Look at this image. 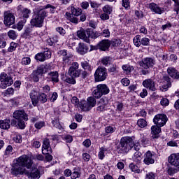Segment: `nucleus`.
<instances>
[{
	"mask_svg": "<svg viewBox=\"0 0 179 179\" xmlns=\"http://www.w3.org/2000/svg\"><path fill=\"white\" fill-rule=\"evenodd\" d=\"M134 148V140L129 136H124L120 139L119 145L116 147L117 153L125 155Z\"/></svg>",
	"mask_w": 179,
	"mask_h": 179,
	"instance_id": "f257e3e1",
	"label": "nucleus"
},
{
	"mask_svg": "<svg viewBox=\"0 0 179 179\" xmlns=\"http://www.w3.org/2000/svg\"><path fill=\"white\" fill-rule=\"evenodd\" d=\"M48 16V12L45 8L38 10L30 21L32 27H43L44 19Z\"/></svg>",
	"mask_w": 179,
	"mask_h": 179,
	"instance_id": "f03ea898",
	"label": "nucleus"
},
{
	"mask_svg": "<svg viewBox=\"0 0 179 179\" xmlns=\"http://www.w3.org/2000/svg\"><path fill=\"white\" fill-rule=\"evenodd\" d=\"M13 117L17 121L19 129H24L26 128V121H29V115H27L24 110H15Z\"/></svg>",
	"mask_w": 179,
	"mask_h": 179,
	"instance_id": "7ed1b4c3",
	"label": "nucleus"
},
{
	"mask_svg": "<svg viewBox=\"0 0 179 179\" xmlns=\"http://www.w3.org/2000/svg\"><path fill=\"white\" fill-rule=\"evenodd\" d=\"M155 64H156V61L152 57H145L138 62L139 66L143 68V69L140 71L141 75H149L150 73L149 68H153Z\"/></svg>",
	"mask_w": 179,
	"mask_h": 179,
	"instance_id": "20e7f679",
	"label": "nucleus"
},
{
	"mask_svg": "<svg viewBox=\"0 0 179 179\" xmlns=\"http://www.w3.org/2000/svg\"><path fill=\"white\" fill-rule=\"evenodd\" d=\"M50 71V66L48 65H42L37 68L36 70L34 71L30 75L31 80L32 82L37 83L40 80V77L44 73H47Z\"/></svg>",
	"mask_w": 179,
	"mask_h": 179,
	"instance_id": "39448f33",
	"label": "nucleus"
},
{
	"mask_svg": "<svg viewBox=\"0 0 179 179\" xmlns=\"http://www.w3.org/2000/svg\"><path fill=\"white\" fill-rule=\"evenodd\" d=\"M110 93V88L106 84L98 85L92 92V95L95 99H101Z\"/></svg>",
	"mask_w": 179,
	"mask_h": 179,
	"instance_id": "423d86ee",
	"label": "nucleus"
},
{
	"mask_svg": "<svg viewBox=\"0 0 179 179\" xmlns=\"http://www.w3.org/2000/svg\"><path fill=\"white\" fill-rule=\"evenodd\" d=\"M71 13H66V17L68 20H69L71 23H74L75 24H78L79 22V18L75 16H80L82 15V10L80 8H76L75 7H71Z\"/></svg>",
	"mask_w": 179,
	"mask_h": 179,
	"instance_id": "0eeeda50",
	"label": "nucleus"
},
{
	"mask_svg": "<svg viewBox=\"0 0 179 179\" xmlns=\"http://www.w3.org/2000/svg\"><path fill=\"white\" fill-rule=\"evenodd\" d=\"M13 85V78L10 74L2 72L0 74V89H6Z\"/></svg>",
	"mask_w": 179,
	"mask_h": 179,
	"instance_id": "6e6552de",
	"label": "nucleus"
},
{
	"mask_svg": "<svg viewBox=\"0 0 179 179\" xmlns=\"http://www.w3.org/2000/svg\"><path fill=\"white\" fill-rule=\"evenodd\" d=\"M13 163L18 164L20 167H27V169H30L33 166V161L28 155H23L14 159Z\"/></svg>",
	"mask_w": 179,
	"mask_h": 179,
	"instance_id": "1a4fd4ad",
	"label": "nucleus"
},
{
	"mask_svg": "<svg viewBox=\"0 0 179 179\" xmlns=\"http://www.w3.org/2000/svg\"><path fill=\"white\" fill-rule=\"evenodd\" d=\"M95 82H103L107 79V69L104 67H99L94 73Z\"/></svg>",
	"mask_w": 179,
	"mask_h": 179,
	"instance_id": "9d476101",
	"label": "nucleus"
},
{
	"mask_svg": "<svg viewBox=\"0 0 179 179\" xmlns=\"http://www.w3.org/2000/svg\"><path fill=\"white\" fill-rule=\"evenodd\" d=\"M68 73L72 78H80L81 70L79 69V63L73 62L72 66L69 67Z\"/></svg>",
	"mask_w": 179,
	"mask_h": 179,
	"instance_id": "9b49d317",
	"label": "nucleus"
},
{
	"mask_svg": "<svg viewBox=\"0 0 179 179\" xmlns=\"http://www.w3.org/2000/svg\"><path fill=\"white\" fill-rule=\"evenodd\" d=\"M133 43L136 47L148 46L150 44V39L146 37L141 38V35H136L133 39Z\"/></svg>",
	"mask_w": 179,
	"mask_h": 179,
	"instance_id": "f8f14e48",
	"label": "nucleus"
},
{
	"mask_svg": "<svg viewBox=\"0 0 179 179\" xmlns=\"http://www.w3.org/2000/svg\"><path fill=\"white\" fill-rule=\"evenodd\" d=\"M169 119L164 114H157L154 117L153 122L157 127H164Z\"/></svg>",
	"mask_w": 179,
	"mask_h": 179,
	"instance_id": "ddd939ff",
	"label": "nucleus"
},
{
	"mask_svg": "<svg viewBox=\"0 0 179 179\" xmlns=\"http://www.w3.org/2000/svg\"><path fill=\"white\" fill-rule=\"evenodd\" d=\"M3 16H4L3 22L6 26H12V24H14L15 21V14L8 10L3 13Z\"/></svg>",
	"mask_w": 179,
	"mask_h": 179,
	"instance_id": "4468645a",
	"label": "nucleus"
},
{
	"mask_svg": "<svg viewBox=\"0 0 179 179\" xmlns=\"http://www.w3.org/2000/svg\"><path fill=\"white\" fill-rule=\"evenodd\" d=\"M35 59L39 62H44L45 59H50L51 58V51L47 50L44 52L37 53L35 57Z\"/></svg>",
	"mask_w": 179,
	"mask_h": 179,
	"instance_id": "2eb2a0df",
	"label": "nucleus"
},
{
	"mask_svg": "<svg viewBox=\"0 0 179 179\" xmlns=\"http://www.w3.org/2000/svg\"><path fill=\"white\" fill-rule=\"evenodd\" d=\"M90 34L91 32L89 30L87 31H78L77 36L81 40H83L85 43H90Z\"/></svg>",
	"mask_w": 179,
	"mask_h": 179,
	"instance_id": "dca6fc26",
	"label": "nucleus"
},
{
	"mask_svg": "<svg viewBox=\"0 0 179 179\" xmlns=\"http://www.w3.org/2000/svg\"><path fill=\"white\" fill-rule=\"evenodd\" d=\"M46 78L49 82L58 83L59 82V74L58 71H50L47 74Z\"/></svg>",
	"mask_w": 179,
	"mask_h": 179,
	"instance_id": "f3484780",
	"label": "nucleus"
},
{
	"mask_svg": "<svg viewBox=\"0 0 179 179\" xmlns=\"http://www.w3.org/2000/svg\"><path fill=\"white\" fill-rule=\"evenodd\" d=\"M42 153L43 155H48L49 153H52V150L51 149V145L50 144L49 138H45L43 140V143L42 145Z\"/></svg>",
	"mask_w": 179,
	"mask_h": 179,
	"instance_id": "a211bd4d",
	"label": "nucleus"
},
{
	"mask_svg": "<svg viewBox=\"0 0 179 179\" xmlns=\"http://www.w3.org/2000/svg\"><path fill=\"white\" fill-rule=\"evenodd\" d=\"M24 169L22 166H19V164L13 162V165L11 169V174L16 177V176L24 174Z\"/></svg>",
	"mask_w": 179,
	"mask_h": 179,
	"instance_id": "6ab92c4d",
	"label": "nucleus"
},
{
	"mask_svg": "<svg viewBox=\"0 0 179 179\" xmlns=\"http://www.w3.org/2000/svg\"><path fill=\"white\" fill-rule=\"evenodd\" d=\"M168 162L171 166L178 167L179 166V153L171 154L169 158Z\"/></svg>",
	"mask_w": 179,
	"mask_h": 179,
	"instance_id": "aec40b11",
	"label": "nucleus"
},
{
	"mask_svg": "<svg viewBox=\"0 0 179 179\" xmlns=\"http://www.w3.org/2000/svg\"><path fill=\"white\" fill-rule=\"evenodd\" d=\"M149 8L151 12H154L157 15H162V13H164V8L159 7V6L156 4V3H150L149 4Z\"/></svg>",
	"mask_w": 179,
	"mask_h": 179,
	"instance_id": "412c9836",
	"label": "nucleus"
},
{
	"mask_svg": "<svg viewBox=\"0 0 179 179\" xmlns=\"http://www.w3.org/2000/svg\"><path fill=\"white\" fill-rule=\"evenodd\" d=\"M110 45L111 41H110V40L103 39L98 43L97 47L99 50H101V51H107V50L110 48Z\"/></svg>",
	"mask_w": 179,
	"mask_h": 179,
	"instance_id": "4be33fe9",
	"label": "nucleus"
},
{
	"mask_svg": "<svg viewBox=\"0 0 179 179\" xmlns=\"http://www.w3.org/2000/svg\"><path fill=\"white\" fill-rule=\"evenodd\" d=\"M143 86L149 89L151 92H156V84L152 79H147L143 81Z\"/></svg>",
	"mask_w": 179,
	"mask_h": 179,
	"instance_id": "5701e85b",
	"label": "nucleus"
},
{
	"mask_svg": "<svg viewBox=\"0 0 179 179\" xmlns=\"http://www.w3.org/2000/svg\"><path fill=\"white\" fill-rule=\"evenodd\" d=\"M143 162L147 165L149 166V164H153L155 163V155L152 152L148 151L144 155V160Z\"/></svg>",
	"mask_w": 179,
	"mask_h": 179,
	"instance_id": "b1692460",
	"label": "nucleus"
},
{
	"mask_svg": "<svg viewBox=\"0 0 179 179\" xmlns=\"http://www.w3.org/2000/svg\"><path fill=\"white\" fill-rule=\"evenodd\" d=\"M168 75L176 80H179V71L174 67H169L167 69Z\"/></svg>",
	"mask_w": 179,
	"mask_h": 179,
	"instance_id": "393cba45",
	"label": "nucleus"
},
{
	"mask_svg": "<svg viewBox=\"0 0 179 179\" xmlns=\"http://www.w3.org/2000/svg\"><path fill=\"white\" fill-rule=\"evenodd\" d=\"M89 50V47L86 45V44L83 43H80L76 48V51L78 52V54H80V55H85Z\"/></svg>",
	"mask_w": 179,
	"mask_h": 179,
	"instance_id": "a878e982",
	"label": "nucleus"
},
{
	"mask_svg": "<svg viewBox=\"0 0 179 179\" xmlns=\"http://www.w3.org/2000/svg\"><path fill=\"white\" fill-rule=\"evenodd\" d=\"M162 127H159L157 126V124H156V126H152L151 127V134H152V138L153 139H157V138H159V134L160 132H162Z\"/></svg>",
	"mask_w": 179,
	"mask_h": 179,
	"instance_id": "bb28decb",
	"label": "nucleus"
},
{
	"mask_svg": "<svg viewBox=\"0 0 179 179\" xmlns=\"http://www.w3.org/2000/svg\"><path fill=\"white\" fill-rule=\"evenodd\" d=\"M29 179H38L40 178V171L37 167L34 166L29 176Z\"/></svg>",
	"mask_w": 179,
	"mask_h": 179,
	"instance_id": "cd10ccee",
	"label": "nucleus"
},
{
	"mask_svg": "<svg viewBox=\"0 0 179 179\" xmlns=\"http://www.w3.org/2000/svg\"><path fill=\"white\" fill-rule=\"evenodd\" d=\"M31 14V10L28 8H22L20 11V16L23 18V20H27Z\"/></svg>",
	"mask_w": 179,
	"mask_h": 179,
	"instance_id": "c85d7f7f",
	"label": "nucleus"
},
{
	"mask_svg": "<svg viewBox=\"0 0 179 179\" xmlns=\"http://www.w3.org/2000/svg\"><path fill=\"white\" fill-rule=\"evenodd\" d=\"M0 128L1 129L8 130L10 128V120L9 119L1 120H0Z\"/></svg>",
	"mask_w": 179,
	"mask_h": 179,
	"instance_id": "c756f323",
	"label": "nucleus"
},
{
	"mask_svg": "<svg viewBox=\"0 0 179 179\" xmlns=\"http://www.w3.org/2000/svg\"><path fill=\"white\" fill-rule=\"evenodd\" d=\"M31 36H33V26L25 28L22 35V38H29V37H31Z\"/></svg>",
	"mask_w": 179,
	"mask_h": 179,
	"instance_id": "7c9ffc66",
	"label": "nucleus"
},
{
	"mask_svg": "<svg viewBox=\"0 0 179 179\" xmlns=\"http://www.w3.org/2000/svg\"><path fill=\"white\" fill-rule=\"evenodd\" d=\"M164 85L162 86V90H164V92H166L168 90L169 87H171V78L169 76H164Z\"/></svg>",
	"mask_w": 179,
	"mask_h": 179,
	"instance_id": "2f4dec72",
	"label": "nucleus"
},
{
	"mask_svg": "<svg viewBox=\"0 0 179 179\" xmlns=\"http://www.w3.org/2000/svg\"><path fill=\"white\" fill-rule=\"evenodd\" d=\"M30 98L32 102L33 106H36L38 104V96H37V92L31 91L30 93Z\"/></svg>",
	"mask_w": 179,
	"mask_h": 179,
	"instance_id": "473e14b6",
	"label": "nucleus"
},
{
	"mask_svg": "<svg viewBox=\"0 0 179 179\" xmlns=\"http://www.w3.org/2000/svg\"><path fill=\"white\" fill-rule=\"evenodd\" d=\"M79 108L83 111H90V110H92V108L90 106L87 101H81Z\"/></svg>",
	"mask_w": 179,
	"mask_h": 179,
	"instance_id": "72a5a7b5",
	"label": "nucleus"
},
{
	"mask_svg": "<svg viewBox=\"0 0 179 179\" xmlns=\"http://www.w3.org/2000/svg\"><path fill=\"white\" fill-rule=\"evenodd\" d=\"M122 69L123 70L124 73L126 75H130L131 72L134 71V66H131L129 64H124L122 66Z\"/></svg>",
	"mask_w": 179,
	"mask_h": 179,
	"instance_id": "f704fd0d",
	"label": "nucleus"
},
{
	"mask_svg": "<svg viewBox=\"0 0 179 179\" xmlns=\"http://www.w3.org/2000/svg\"><path fill=\"white\" fill-rule=\"evenodd\" d=\"M81 64V67L84 71H87L88 72H92L93 70V67L87 61H83L80 62Z\"/></svg>",
	"mask_w": 179,
	"mask_h": 179,
	"instance_id": "c9c22d12",
	"label": "nucleus"
},
{
	"mask_svg": "<svg viewBox=\"0 0 179 179\" xmlns=\"http://www.w3.org/2000/svg\"><path fill=\"white\" fill-rule=\"evenodd\" d=\"M106 110V103H104V99H101L99 100V103L96 107V111L98 113H103V111Z\"/></svg>",
	"mask_w": 179,
	"mask_h": 179,
	"instance_id": "e433bc0d",
	"label": "nucleus"
},
{
	"mask_svg": "<svg viewBox=\"0 0 179 179\" xmlns=\"http://www.w3.org/2000/svg\"><path fill=\"white\" fill-rule=\"evenodd\" d=\"M56 43H58V38L57 36H55L53 38H48L46 40L47 45H49L50 47L55 45Z\"/></svg>",
	"mask_w": 179,
	"mask_h": 179,
	"instance_id": "4c0bfd02",
	"label": "nucleus"
},
{
	"mask_svg": "<svg viewBox=\"0 0 179 179\" xmlns=\"http://www.w3.org/2000/svg\"><path fill=\"white\" fill-rule=\"evenodd\" d=\"M87 103H88L90 107L93 108V107H96V98L94 96H90L87 99Z\"/></svg>",
	"mask_w": 179,
	"mask_h": 179,
	"instance_id": "58836bf2",
	"label": "nucleus"
},
{
	"mask_svg": "<svg viewBox=\"0 0 179 179\" xmlns=\"http://www.w3.org/2000/svg\"><path fill=\"white\" fill-rule=\"evenodd\" d=\"M107 152V148L101 147L99 148V152L98 153V157L100 160H103L106 157L105 153Z\"/></svg>",
	"mask_w": 179,
	"mask_h": 179,
	"instance_id": "ea45409f",
	"label": "nucleus"
},
{
	"mask_svg": "<svg viewBox=\"0 0 179 179\" xmlns=\"http://www.w3.org/2000/svg\"><path fill=\"white\" fill-rule=\"evenodd\" d=\"M141 156L142 153H141L138 151H136L133 156V160L134 162H136V163H139L141 160Z\"/></svg>",
	"mask_w": 179,
	"mask_h": 179,
	"instance_id": "a19ab883",
	"label": "nucleus"
},
{
	"mask_svg": "<svg viewBox=\"0 0 179 179\" xmlns=\"http://www.w3.org/2000/svg\"><path fill=\"white\" fill-rule=\"evenodd\" d=\"M129 167L130 170H131V171H133L134 173H136L137 174H139V173H141V169H139V167H138V166L135 165V164L134 163H131L129 165Z\"/></svg>",
	"mask_w": 179,
	"mask_h": 179,
	"instance_id": "79ce46f5",
	"label": "nucleus"
},
{
	"mask_svg": "<svg viewBox=\"0 0 179 179\" xmlns=\"http://www.w3.org/2000/svg\"><path fill=\"white\" fill-rule=\"evenodd\" d=\"M8 36L11 40H16L17 38V33L15 30H10L8 32Z\"/></svg>",
	"mask_w": 179,
	"mask_h": 179,
	"instance_id": "37998d69",
	"label": "nucleus"
},
{
	"mask_svg": "<svg viewBox=\"0 0 179 179\" xmlns=\"http://www.w3.org/2000/svg\"><path fill=\"white\" fill-rule=\"evenodd\" d=\"M80 177V171L74 169L73 170V172H71V179H76L79 178Z\"/></svg>",
	"mask_w": 179,
	"mask_h": 179,
	"instance_id": "c03bdc74",
	"label": "nucleus"
},
{
	"mask_svg": "<svg viewBox=\"0 0 179 179\" xmlns=\"http://www.w3.org/2000/svg\"><path fill=\"white\" fill-rule=\"evenodd\" d=\"M45 127V122L44 121H38L34 124V127L36 129H41Z\"/></svg>",
	"mask_w": 179,
	"mask_h": 179,
	"instance_id": "a18cd8bd",
	"label": "nucleus"
},
{
	"mask_svg": "<svg viewBox=\"0 0 179 179\" xmlns=\"http://www.w3.org/2000/svg\"><path fill=\"white\" fill-rule=\"evenodd\" d=\"M173 1V12H176V14L178 15L179 12V0H172Z\"/></svg>",
	"mask_w": 179,
	"mask_h": 179,
	"instance_id": "49530a36",
	"label": "nucleus"
},
{
	"mask_svg": "<svg viewBox=\"0 0 179 179\" xmlns=\"http://www.w3.org/2000/svg\"><path fill=\"white\" fill-rule=\"evenodd\" d=\"M71 103L76 107V108H79L80 106V101H79V99L76 96H73L71 99Z\"/></svg>",
	"mask_w": 179,
	"mask_h": 179,
	"instance_id": "de8ad7c7",
	"label": "nucleus"
},
{
	"mask_svg": "<svg viewBox=\"0 0 179 179\" xmlns=\"http://www.w3.org/2000/svg\"><path fill=\"white\" fill-rule=\"evenodd\" d=\"M52 124L55 128H57V129H59L60 131L62 129V126L59 124V119H55L52 121Z\"/></svg>",
	"mask_w": 179,
	"mask_h": 179,
	"instance_id": "09e8293b",
	"label": "nucleus"
},
{
	"mask_svg": "<svg viewBox=\"0 0 179 179\" xmlns=\"http://www.w3.org/2000/svg\"><path fill=\"white\" fill-rule=\"evenodd\" d=\"M101 36H102V37H105L106 38H110V29H105L102 30V31L101 32Z\"/></svg>",
	"mask_w": 179,
	"mask_h": 179,
	"instance_id": "8fccbe9b",
	"label": "nucleus"
},
{
	"mask_svg": "<svg viewBox=\"0 0 179 179\" xmlns=\"http://www.w3.org/2000/svg\"><path fill=\"white\" fill-rule=\"evenodd\" d=\"M160 104L162 107H167L170 104V101L167 98L162 97L160 100Z\"/></svg>",
	"mask_w": 179,
	"mask_h": 179,
	"instance_id": "3c124183",
	"label": "nucleus"
},
{
	"mask_svg": "<svg viewBox=\"0 0 179 179\" xmlns=\"http://www.w3.org/2000/svg\"><path fill=\"white\" fill-rule=\"evenodd\" d=\"M101 63L103 64V65H105V66H107V65H108V64L111 63V57H110L108 56L104 57L101 59Z\"/></svg>",
	"mask_w": 179,
	"mask_h": 179,
	"instance_id": "603ef678",
	"label": "nucleus"
},
{
	"mask_svg": "<svg viewBox=\"0 0 179 179\" xmlns=\"http://www.w3.org/2000/svg\"><path fill=\"white\" fill-rule=\"evenodd\" d=\"M13 153V148L10 145H8L5 150L4 156H9V155H12Z\"/></svg>",
	"mask_w": 179,
	"mask_h": 179,
	"instance_id": "864d4df0",
	"label": "nucleus"
},
{
	"mask_svg": "<svg viewBox=\"0 0 179 179\" xmlns=\"http://www.w3.org/2000/svg\"><path fill=\"white\" fill-rule=\"evenodd\" d=\"M137 125L140 127V128H145L148 125V123L146 122V120L144 119H139L137 121Z\"/></svg>",
	"mask_w": 179,
	"mask_h": 179,
	"instance_id": "5fc2aeb1",
	"label": "nucleus"
},
{
	"mask_svg": "<svg viewBox=\"0 0 179 179\" xmlns=\"http://www.w3.org/2000/svg\"><path fill=\"white\" fill-rule=\"evenodd\" d=\"M17 48V43L15 42L10 43V47L8 48V52H13Z\"/></svg>",
	"mask_w": 179,
	"mask_h": 179,
	"instance_id": "6e6d98bb",
	"label": "nucleus"
},
{
	"mask_svg": "<svg viewBox=\"0 0 179 179\" xmlns=\"http://www.w3.org/2000/svg\"><path fill=\"white\" fill-rule=\"evenodd\" d=\"M26 22H27V20H23L20 21L17 24V30H19V31H20V30L23 29V27H24V24L26 23Z\"/></svg>",
	"mask_w": 179,
	"mask_h": 179,
	"instance_id": "4d7b16f0",
	"label": "nucleus"
},
{
	"mask_svg": "<svg viewBox=\"0 0 179 179\" xmlns=\"http://www.w3.org/2000/svg\"><path fill=\"white\" fill-rule=\"evenodd\" d=\"M38 100L42 103H47V95L44 93L41 94L38 96Z\"/></svg>",
	"mask_w": 179,
	"mask_h": 179,
	"instance_id": "13d9d810",
	"label": "nucleus"
},
{
	"mask_svg": "<svg viewBox=\"0 0 179 179\" xmlns=\"http://www.w3.org/2000/svg\"><path fill=\"white\" fill-rule=\"evenodd\" d=\"M141 142L143 146H146L148 145H150V140L147 137L143 136L141 138Z\"/></svg>",
	"mask_w": 179,
	"mask_h": 179,
	"instance_id": "bf43d9fd",
	"label": "nucleus"
},
{
	"mask_svg": "<svg viewBox=\"0 0 179 179\" xmlns=\"http://www.w3.org/2000/svg\"><path fill=\"white\" fill-rule=\"evenodd\" d=\"M56 31L60 34V36H65L66 34V31L62 27H57L56 28Z\"/></svg>",
	"mask_w": 179,
	"mask_h": 179,
	"instance_id": "052dcab7",
	"label": "nucleus"
},
{
	"mask_svg": "<svg viewBox=\"0 0 179 179\" xmlns=\"http://www.w3.org/2000/svg\"><path fill=\"white\" fill-rule=\"evenodd\" d=\"M75 78H76L72 76L66 78L65 82H66V83H69L70 85H76V80H75Z\"/></svg>",
	"mask_w": 179,
	"mask_h": 179,
	"instance_id": "680f3d73",
	"label": "nucleus"
},
{
	"mask_svg": "<svg viewBox=\"0 0 179 179\" xmlns=\"http://www.w3.org/2000/svg\"><path fill=\"white\" fill-rule=\"evenodd\" d=\"M63 141H65V142L67 143H71L73 141V137L69 134H67L63 137Z\"/></svg>",
	"mask_w": 179,
	"mask_h": 179,
	"instance_id": "e2e57ef3",
	"label": "nucleus"
},
{
	"mask_svg": "<svg viewBox=\"0 0 179 179\" xmlns=\"http://www.w3.org/2000/svg\"><path fill=\"white\" fill-rule=\"evenodd\" d=\"M90 36H91V38H94V40H96V38H99V37L101 36V34L100 31H94L91 32Z\"/></svg>",
	"mask_w": 179,
	"mask_h": 179,
	"instance_id": "0e129e2a",
	"label": "nucleus"
},
{
	"mask_svg": "<svg viewBox=\"0 0 179 179\" xmlns=\"http://www.w3.org/2000/svg\"><path fill=\"white\" fill-rule=\"evenodd\" d=\"M156 177H157V175H156V173L149 172L146 174L145 179H156Z\"/></svg>",
	"mask_w": 179,
	"mask_h": 179,
	"instance_id": "69168bd1",
	"label": "nucleus"
},
{
	"mask_svg": "<svg viewBox=\"0 0 179 179\" xmlns=\"http://www.w3.org/2000/svg\"><path fill=\"white\" fill-rule=\"evenodd\" d=\"M179 143V140H177L176 141H171L167 143L168 146H171V147H177L178 146Z\"/></svg>",
	"mask_w": 179,
	"mask_h": 179,
	"instance_id": "338daca9",
	"label": "nucleus"
},
{
	"mask_svg": "<svg viewBox=\"0 0 179 179\" xmlns=\"http://www.w3.org/2000/svg\"><path fill=\"white\" fill-rule=\"evenodd\" d=\"M103 12H105V13H108V15H110V13H111L112 12V9L110 8V6L108 5H106L103 8Z\"/></svg>",
	"mask_w": 179,
	"mask_h": 179,
	"instance_id": "774afa93",
	"label": "nucleus"
}]
</instances>
